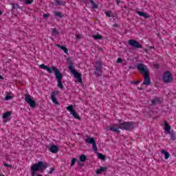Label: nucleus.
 Instances as JSON below:
<instances>
[{"label":"nucleus","instance_id":"35","mask_svg":"<svg viewBox=\"0 0 176 176\" xmlns=\"http://www.w3.org/2000/svg\"><path fill=\"white\" fill-rule=\"evenodd\" d=\"M32 2H34V0H25V3H26V5H30V4H31Z\"/></svg>","mask_w":176,"mask_h":176},{"label":"nucleus","instance_id":"38","mask_svg":"<svg viewBox=\"0 0 176 176\" xmlns=\"http://www.w3.org/2000/svg\"><path fill=\"white\" fill-rule=\"evenodd\" d=\"M6 101H8L9 100H12V96L7 95L5 98Z\"/></svg>","mask_w":176,"mask_h":176},{"label":"nucleus","instance_id":"34","mask_svg":"<svg viewBox=\"0 0 176 176\" xmlns=\"http://www.w3.org/2000/svg\"><path fill=\"white\" fill-rule=\"evenodd\" d=\"M80 162H86V155H82L80 157Z\"/></svg>","mask_w":176,"mask_h":176},{"label":"nucleus","instance_id":"7","mask_svg":"<svg viewBox=\"0 0 176 176\" xmlns=\"http://www.w3.org/2000/svg\"><path fill=\"white\" fill-rule=\"evenodd\" d=\"M137 68L138 71L140 72V74H142V75L143 76L150 74L148 67L142 63H140L139 65H138Z\"/></svg>","mask_w":176,"mask_h":176},{"label":"nucleus","instance_id":"13","mask_svg":"<svg viewBox=\"0 0 176 176\" xmlns=\"http://www.w3.org/2000/svg\"><path fill=\"white\" fill-rule=\"evenodd\" d=\"M164 123L165 134H168V133L170 132V130H171V126H170V124H168L167 121H164Z\"/></svg>","mask_w":176,"mask_h":176},{"label":"nucleus","instance_id":"37","mask_svg":"<svg viewBox=\"0 0 176 176\" xmlns=\"http://www.w3.org/2000/svg\"><path fill=\"white\" fill-rule=\"evenodd\" d=\"M45 70L47 71L50 74H52V72H53V70H52V68L48 67L47 66Z\"/></svg>","mask_w":176,"mask_h":176},{"label":"nucleus","instance_id":"41","mask_svg":"<svg viewBox=\"0 0 176 176\" xmlns=\"http://www.w3.org/2000/svg\"><path fill=\"white\" fill-rule=\"evenodd\" d=\"M123 60H122V58H118V60H117V63L119 64V63H122Z\"/></svg>","mask_w":176,"mask_h":176},{"label":"nucleus","instance_id":"44","mask_svg":"<svg viewBox=\"0 0 176 176\" xmlns=\"http://www.w3.org/2000/svg\"><path fill=\"white\" fill-rule=\"evenodd\" d=\"M131 83H133L134 85H138V83H140V81H131Z\"/></svg>","mask_w":176,"mask_h":176},{"label":"nucleus","instance_id":"11","mask_svg":"<svg viewBox=\"0 0 176 176\" xmlns=\"http://www.w3.org/2000/svg\"><path fill=\"white\" fill-rule=\"evenodd\" d=\"M120 124H113L112 126H110L109 130L111 131H114L115 133H117L119 134L120 133V131H119V129H120Z\"/></svg>","mask_w":176,"mask_h":176},{"label":"nucleus","instance_id":"30","mask_svg":"<svg viewBox=\"0 0 176 176\" xmlns=\"http://www.w3.org/2000/svg\"><path fill=\"white\" fill-rule=\"evenodd\" d=\"M11 5L12 6V9H21V7L19 6V4L12 3Z\"/></svg>","mask_w":176,"mask_h":176},{"label":"nucleus","instance_id":"23","mask_svg":"<svg viewBox=\"0 0 176 176\" xmlns=\"http://www.w3.org/2000/svg\"><path fill=\"white\" fill-rule=\"evenodd\" d=\"M168 134H170V138H171V140H173V141H175L176 135H175V133H174V131L169 132V133H168Z\"/></svg>","mask_w":176,"mask_h":176},{"label":"nucleus","instance_id":"47","mask_svg":"<svg viewBox=\"0 0 176 176\" xmlns=\"http://www.w3.org/2000/svg\"><path fill=\"white\" fill-rule=\"evenodd\" d=\"M113 27H118L117 23H116V24L113 25Z\"/></svg>","mask_w":176,"mask_h":176},{"label":"nucleus","instance_id":"51","mask_svg":"<svg viewBox=\"0 0 176 176\" xmlns=\"http://www.w3.org/2000/svg\"><path fill=\"white\" fill-rule=\"evenodd\" d=\"M138 89H139V90H142V88H138Z\"/></svg>","mask_w":176,"mask_h":176},{"label":"nucleus","instance_id":"45","mask_svg":"<svg viewBox=\"0 0 176 176\" xmlns=\"http://www.w3.org/2000/svg\"><path fill=\"white\" fill-rule=\"evenodd\" d=\"M155 68H159V64L154 65Z\"/></svg>","mask_w":176,"mask_h":176},{"label":"nucleus","instance_id":"40","mask_svg":"<svg viewBox=\"0 0 176 176\" xmlns=\"http://www.w3.org/2000/svg\"><path fill=\"white\" fill-rule=\"evenodd\" d=\"M4 166H5V167H10V168H12V165L8 164L6 162H4Z\"/></svg>","mask_w":176,"mask_h":176},{"label":"nucleus","instance_id":"29","mask_svg":"<svg viewBox=\"0 0 176 176\" xmlns=\"http://www.w3.org/2000/svg\"><path fill=\"white\" fill-rule=\"evenodd\" d=\"M92 148L94 152H97V151H98V148H97V144L96 143V142L92 144Z\"/></svg>","mask_w":176,"mask_h":176},{"label":"nucleus","instance_id":"1","mask_svg":"<svg viewBox=\"0 0 176 176\" xmlns=\"http://www.w3.org/2000/svg\"><path fill=\"white\" fill-rule=\"evenodd\" d=\"M49 167V164L47 162H43L42 161H39L37 164H33L31 166V174L32 176H35V174L40 171L41 173H43L46 168Z\"/></svg>","mask_w":176,"mask_h":176},{"label":"nucleus","instance_id":"25","mask_svg":"<svg viewBox=\"0 0 176 176\" xmlns=\"http://www.w3.org/2000/svg\"><path fill=\"white\" fill-rule=\"evenodd\" d=\"M90 3H91L93 8L94 9H98V6H97V4L96 3V2H94V1L93 0H89Z\"/></svg>","mask_w":176,"mask_h":176},{"label":"nucleus","instance_id":"26","mask_svg":"<svg viewBox=\"0 0 176 176\" xmlns=\"http://www.w3.org/2000/svg\"><path fill=\"white\" fill-rule=\"evenodd\" d=\"M94 39H95V41H97L98 39H102V36L100 35V34H96L93 36Z\"/></svg>","mask_w":176,"mask_h":176},{"label":"nucleus","instance_id":"50","mask_svg":"<svg viewBox=\"0 0 176 176\" xmlns=\"http://www.w3.org/2000/svg\"><path fill=\"white\" fill-rule=\"evenodd\" d=\"M146 53H148V50H145Z\"/></svg>","mask_w":176,"mask_h":176},{"label":"nucleus","instance_id":"2","mask_svg":"<svg viewBox=\"0 0 176 176\" xmlns=\"http://www.w3.org/2000/svg\"><path fill=\"white\" fill-rule=\"evenodd\" d=\"M68 63H69V69L72 74L74 76V78L78 79V83H83V81H82V74L78 72L76 70H75V66H74V63L71 60L70 58H67Z\"/></svg>","mask_w":176,"mask_h":176},{"label":"nucleus","instance_id":"49","mask_svg":"<svg viewBox=\"0 0 176 176\" xmlns=\"http://www.w3.org/2000/svg\"><path fill=\"white\" fill-rule=\"evenodd\" d=\"M1 14H2V11L0 10V16H1Z\"/></svg>","mask_w":176,"mask_h":176},{"label":"nucleus","instance_id":"6","mask_svg":"<svg viewBox=\"0 0 176 176\" xmlns=\"http://www.w3.org/2000/svg\"><path fill=\"white\" fill-rule=\"evenodd\" d=\"M34 98L30 94L25 95V101L30 105L31 108H35L36 107V102L33 100Z\"/></svg>","mask_w":176,"mask_h":176},{"label":"nucleus","instance_id":"39","mask_svg":"<svg viewBox=\"0 0 176 176\" xmlns=\"http://www.w3.org/2000/svg\"><path fill=\"white\" fill-rule=\"evenodd\" d=\"M47 66L45 65V64H42L40 65V68H42V69H46Z\"/></svg>","mask_w":176,"mask_h":176},{"label":"nucleus","instance_id":"5","mask_svg":"<svg viewBox=\"0 0 176 176\" xmlns=\"http://www.w3.org/2000/svg\"><path fill=\"white\" fill-rule=\"evenodd\" d=\"M163 81L165 83H173V80H174V77L170 71H166L164 72V76L162 77Z\"/></svg>","mask_w":176,"mask_h":176},{"label":"nucleus","instance_id":"19","mask_svg":"<svg viewBox=\"0 0 176 176\" xmlns=\"http://www.w3.org/2000/svg\"><path fill=\"white\" fill-rule=\"evenodd\" d=\"M56 46L57 47H59V49H61L62 50H63V52H65L66 54H68V49H67L65 46H63L59 44H57Z\"/></svg>","mask_w":176,"mask_h":176},{"label":"nucleus","instance_id":"10","mask_svg":"<svg viewBox=\"0 0 176 176\" xmlns=\"http://www.w3.org/2000/svg\"><path fill=\"white\" fill-rule=\"evenodd\" d=\"M143 76L144 78V80L142 85H145L146 86H149V85H151V73L145 74Z\"/></svg>","mask_w":176,"mask_h":176},{"label":"nucleus","instance_id":"4","mask_svg":"<svg viewBox=\"0 0 176 176\" xmlns=\"http://www.w3.org/2000/svg\"><path fill=\"white\" fill-rule=\"evenodd\" d=\"M135 123L134 122H124L120 124V129L121 130H126V131H131L134 129Z\"/></svg>","mask_w":176,"mask_h":176},{"label":"nucleus","instance_id":"48","mask_svg":"<svg viewBox=\"0 0 176 176\" xmlns=\"http://www.w3.org/2000/svg\"><path fill=\"white\" fill-rule=\"evenodd\" d=\"M0 79H3V77H2V76L0 75Z\"/></svg>","mask_w":176,"mask_h":176},{"label":"nucleus","instance_id":"52","mask_svg":"<svg viewBox=\"0 0 176 176\" xmlns=\"http://www.w3.org/2000/svg\"><path fill=\"white\" fill-rule=\"evenodd\" d=\"M150 49H153V47H150Z\"/></svg>","mask_w":176,"mask_h":176},{"label":"nucleus","instance_id":"15","mask_svg":"<svg viewBox=\"0 0 176 176\" xmlns=\"http://www.w3.org/2000/svg\"><path fill=\"white\" fill-rule=\"evenodd\" d=\"M107 170H108L107 167L101 166L99 169L96 170V174H102Z\"/></svg>","mask_w":176,"mask_h":176},{"label":"nucleus","instance_id":"32","mask_svg":"<svg viewBox=\"0 0 176 176\" xmlns=\"http://www.w3.org/2000/svg\"><path fill=\"white\" fill-rule=\"evenodd\" d=\"M104 13L107 17H112L113 16V14L111 11H106Z\"/></svg>","mask_w":176,"mask_h":176},{"label":"nucleus","instance_id":"17","mask_svg":"<svg viewBox=\"0 0 176 176\" xmlns=\"http://www.w3.org/2000/svg\"><path fill=\"white\" fill-rule=\"evenodd\" d=\"M85 142L87 144H91L93 145V144L96 142V140H94V138H88L85 139Z\"/></svg>","mask_w":176,"mask_h":176},{"label":"nucleus","instance_id":"24","mask_svg":"<svg viewBox=\"0 0 176 176\" xmlns=\"http://www.w3.org/2000/svg\"><path fill=\"white\" fill-rule=\"evenodd\" d=\"M159 101H160V99H159V98H155L151 100V104L152 105H156V104H157Z\"/></svg>","mask_w":176,"mask_h":176},{"label":"nucleus","instance_id":"9","mask_svg":"<svg viewBox=\"0 0 176 176\" xmlns=\"http://www.w3.org/2000/svg\"><path fill=\"white\" fill-rule=\"evenodd\" d=\"M67 111L70 112V113L76 119H78V120H80V117L78 115L76 111L74 109L73 105H69L67 107Z\"/></svg>","mask_w":176,"mask_h":176},{"label":"nucleus","instance_id":"31","mask_svg":"<svg viewBox=\"0 0 176 176\" xmlns=\"http://www.w3.org/2000/svg\"><path fill=\"white\" fill-rule=\"evenodd\" d=\"M98 157L99 159H101V160H105V155H102V153H98Z\"/></svg>","mask_w":176,"mask_h":176},{"label":"nucleus","instance_id":"53","mask_svg":"<svg viewBox=\"0 0 176 176\" xmlns=\"http://www.w3.org/2000/svg\"><path fill=\"white\" fill-rule=\"evenodd\" d=\"M77 38H79V36H77Z\"/></svg>","mask_w":176,"mask_h":176},{"label":"nucleus","instance_id":"18","mask_svg":"<svg viewBox=\"0 0 176 176\" xmlns=\"http://www.w3.org/2000/svg\"><path fill=\"white\" fill-rule=\"evenodd\" d=\"M161 153H162V155H164V159H166V160L167 159H168V157H170V153L166 150H162Z\"/></svg>","mask_w":176,"mask_h":176},{"label":"nucleus","instance_id":"36","mask_svg":"<svg viewBox=\"0 0 176 176\" xmlns=\"http://www.w3.org/2000/svg\"><path fill=\"white\" fill-rule=\"evenodd\" d=\"M75 163H76V158H73L72 160L71 166L72 167V166H74L75 164Z\"/></svg>","mask_w":176,"mask_h":176},{"label":"nucleus","instance_id":"22","mask_svg":"<svg viewBox=\"0 0 176 176\" xmlns=\"http://www.w3.org/2000/svg\"><path fill=\"white\" fill-rule=\"evenodd\" d=\"M138 14L140 15L142 17H145V19H148V17H149V15L144 12L138 11Z\"/></svg>","mask_w":176,"mask_h":176},{"label":"nucleus","instance_id":"46","mask_svg":"<svg viewBox=\"0 0 176 176\" xmlns=\"http://www.w3.org/2000/svg\"><path fill=\"white\" fill-rule=\"evenodd\" d=\"M116 2H117V5H119V3H120V1L119 0H116Z\"/></svg>","mask_w":176,"mask_h":176},{"label":"nucleus","instance_id":"27","mask_svg":"<svg viewBox=\"0 0 176 176\" xmlns=\"http://www.w3.org/2000/svg\"><path fill=\"white\" fill-rule=\"evenodd\" d=\"M54 15L56 16L57 17H60V18L64 17V15H63V13L57 11L54 12Z\"/></svg>","mask_w":176,"mask_h":176},{"label":"nucleus","instance_id":"20","mask_svg":"<svg viewBox=\"0 0 176 176\" xmlns=\"http://www.w3.org/2000/svg\"><path fill=\"white\" fill-rule=\"evenodd\" d=\"M95 68H102V62L101 60H98L95 63Z\"/></svg>","mask_w":176,"mask_h":176},{"label":"nucleus","instance_id":"8","mask_svg":"<svg viewBox=\"0 0 176 176\" xmlns=\"http://www.w3.org/2000/svg\"><path fill=\"white\" fill-rule=\"evenodd\" d=\"M128 43L130 45V46L133 47V49H142V45L134 39L129 40Z\"/></svg>","mask_w":176,"mask_h":176},{"label":"nucleus","instance_id":"21","mask_svg":"<svg viewBox=\"0 0 176 176\" xmlns=\"http://www.w3.org/2000/svg\"><path fill=\"white\" fill-rule=\"evenodd\" d=\"M12 115V111H7L3 115V119H8V118H10Z\"/></svg>","mask_w":176,"mask_h":176},{"label":"nucleus","instance_id":"33","mask_svg":"<svg viewBox=\"0 0 176 176\" xmlns=\"http://www.w3.org/2000/svg\"><path fill=\"white\" fill-rule=\"evenodd\" d=\"M52 34V35H54L56 36L58 35L59 33H58V31H57V29L53 28Z\"/></svg>","mask_w":176,"mask_h":176},{"label":"nucleus","instance_id":"28","mask_svg":"<svg viewBox=\"0 0 176 176\" xmlns=\"http://www.w3.org/2000/svg\"><path fill=\"white\" fill-rule=\"evenodd\" d=\"M55 2L56 5H59V6L63 5V6L64 5H65V2H63L61 1V0H56Z\"/></svg>","mask_w":176,"mask_h":176},{"label":"nucleus","instance_id":"3","mask_svg":"<svg viewBox=\"0 0 176 176\" xmlns=\"http://www.w3.org/2000/svg\"><path fill=\"white\" fill-rule=\"evenodd\" d=\"M52 71H54V74H55V76L58 82V87L61 89H64V85H63V82H63V74H61L60 70L54 66L52 67Z\"/></svg>","mask_w":176,"mask_h":176},{"label":"nucleus","instance_id":"42","mask_svg":"<svg viewBox=\"0 0 176 176\" xmlns=\"http://www.w3.org/2000/svg\"><path fill=\"white\" fill-rule=\"evenodd\" d=\"M56 169L54 168H52V169L50 170L49 174H53V172Z\"/></svg>","mask_w":176,"mask_h":176},{"label":"nucleus","instance_id":"14","mask_svg":"<svg viewBox=\"0 0 176 176\" xmlns=\"http://www.w3.org/2000/svg\"><path fill=\"white\" fill-rule=\"evenodd\" d=\"M49 151H50L52 153H57L58 152V146L53 144L49 148Z\"/></svg>","mask_w":176,"mask_h":176},{"label":"nucleus","instance_id":"12","mask_svg":"<svg viewBox=\"0 0 176 176\" xmlns=\"http://www.w3.org/2000/svg\"><path fill=\"white\" fill-rule=\"evenodd\" d=\"M56 94H58V92L53 91L52 93L51 99L54 104H56V105H59L60 103H58V101H57V99L56 98Z\"/></svg>","mask_w":176,"mask_h":176},{"label":"nucleus","instance_id":"43","mask_svg":"<svg viewBox=\"0 0 176 176\" xmlns=\"http://www.w3.org/2000/svg\"><path fill=\"white\" fill-rule=\"evenodd\" d=\"M43 16L45 19H47V17H49V14H44Z\"/></svg>","mask_w":176,"mask_h":176},{"label":"nucleus","instance_id":"16","mask_svg":"<svg viewBox=\"0 0 176 176\" xmlns=\"http://www.w3.org/2000/svg\"><path fill=\"white\" fill-rule=\"evenodd\" d=\"M95 75H96V76H101L102 75V68H96Z\"/></svg>","mask_w":176,"mask_h":176}]
</instances>
